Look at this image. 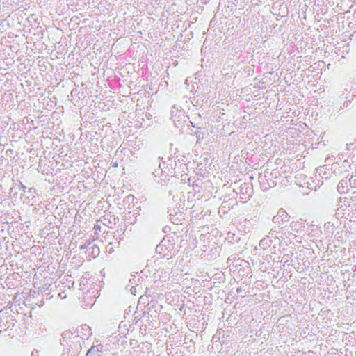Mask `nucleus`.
Wrapping results in <instances>:
<instances>
[{
    "label": "nucleus",
    "mask_w": 356,
    "mask_h": 356,
    "mask_svg": "<svg viewBox=\"0 0 356 356\" xmlns=\"http://www.w3.org/2000/svg\"><path fill=\"white\" fill-rule=\"evenodd\" d=\"M349 181H350V184H352V183H355V182H356V181H355V180H353V177L350 179V180H349Z\"/></svg>",
    "instance_id": "nucleus-11"
},
{
    "label": "nucleus",
    "mask_w": 356,
    "mask_h": 356,
    "mask_svg": "<svg viewBox=\"0 0 356 356\" xmlns=\"http://www.w3.org/2000/svg\"><path fill=\"white\" fill-rule=\"evenodd\" d=\"M348 100L347 101H345L343 104V107H348L349 106V104L351 103V101L353 99H351V97L350 99H347Z\"/></svg>",
    "instance_id": "nucleus-8"
},
{
    "label": "nucleus",
    "mask_w": 356,
    "mask_h": 356,
    "mask_svg": "<svg viewBox=\"0 0 356 356\" xmlns=\"http://www.w3.org/2000/svg\"><path fill=\"white\" fill-rule=\"evenodd\" d=\"M264 240H261V241H260L259 245H261L264 243Z\"/></svg>",
    "instance_id": "nucleus-14"
},
{
    "label": "nucleus",
    "mask_w": 356,
    "mask_h": 356,
    "mask_svg": "<svg viewBox=\"0 0 356 356\" xmlns=\"http://www.w3.org/2000/svg\"><path fill=\"white\" fill-rule=\"evenodd\" d=\"M72 335V333L70 330H65L64 331L61 336H62V339L60 341V343L62 345H65V343H67V340L68 339H70L71 336Z\"/></svg>",
    "instance_id": "nucleus-5"
},
{
    "label": "nucleus",
    "mask_w": 356,
    "mask_h": 356,
    "mask_svg": "<svg viewBox=\"0 0 356 356\" xmlns=\"http://www.w3.org/2000/svg\"><path fill=\"white\" fill-rule=\"evenodd\" d=\"M345 184H346V181H341L340 182H339V184L337 185V190L340 193H343L345 192V191H344Z\"/></svg>",
    "instance_id": "nucleus-7"
},
{
    "label": "nucleus",
    "mask_w": 356,
    "mask_h": 356,
    "mask_svg": "<svg viewBox=\"0 0 356 356\" xmlns=\"http://www.w3.org/2000/svg\"><path fill=\"white\" fill-rule=\"evenodd\" d=\"M72 356H76V354L74 353V354L73 355H72Z\"/></svg>",
    "instance_id": "nucleus-16"
},
{
    "label": "nucleus",
    "mask_w": 356,
    "mask_h": 356,
    "mask_svg": "<svg viewBox=\"0 0 356 356\" xmlns=\"http://www.w3.org/2000/svg\"><path fill=\"white\" fill-rule=\"evenodd\" d=\"M350 88L349 87H346L344 90L342 92V94L341 95L345 98V99H350L351 97V99H353L354 97H355V94H353V95H350Z\"/></svg>",
    "instance_id": "nucleus-6"
},
{
    "label": "nucleus",
    "mask_w": 356,
    "mask_h": 356,
    "mask_svg": "<svg viewBox=\"0 0 356 356\" xmlns=\"http://www.w3.org/2000/svg\"><path fill=\"white\" fill-rule=\"evenodd\" d=\"M287 218V213L285 211L280 210L277 214L273 217L274 222H279L280 220H283L284 218Z\"/></svg>",
    "instance_id": "nucleus-4"
},
{
    "label": "nucleus",
    "mask_w": 356,
    "mask_h": 356,
    "mask_svg": "<svg viewBox=\"0 0 356 356\" xmlns=\"http://www.w3.org/2000/svg\"><path fill=\"white\" fill-rule=\"evenodd\" d=\"M99 248H97V252L99 253Z\"/></svg>",
    "instance_id": "nucleus-15"
},
{
    "label": "nucleus",
    "mask_w": 356,
    "mask_h": 356,
    "mask_svg": "<svg viewBox=\"0 0 356 356\" xmlns=\"http://www.w3.org/2000/svg\"><path fill=\"white\" fill-rule=\"evenodd\" d=\"M349 145H350V147H351L352 145H354V147L356 148V139H355V143H351Z\"/></svg>",
    "instance_id": "nucleus-13"
},
{
    "label": "nucleus",
    "mask_w": 356,
    "mask_h": 356,
    "mask_svg": "<svg viewBox=\"0 0 356 356\" xmlns=\"http://www.w3.org/2000/svg\"><path fill=\"white\" fill-rule=\"evenodd\" d=\"M103 349V346L99 344L95 346H92L87 352L86 356H101L100 352Z\"/></svg>",
    "instance_id": "nucleus-1"
},
{
    "label": "nucleus",
    "mask_w": 356,
    "mask_h": 356,
    "mask_svg": "<svg viewBox=\"0 0 356 356\" xmlns=\"http://www.w3.org/2000/svg\"><path fill=\"white\" fill-rule=\"evenodd\" d=\"M291 229L297 233L301 232L302 229L305 228L303 222H299L298 221H293L290 225Z\"/></svg>",
    "instance_id": "nucleus-3"
},
{
    "label": "nucleus",
    "mask_w": 356,
    "mask_h": 356,
    "mask_svg": "<svg viewBox=\"0 0 356 356\" xmlns=\"http://www.w3.org/2000/svg\"><path fill=\"white\" fill-rule=\"evenodd\" d=\"M349 181H350V184H352V183H355V182H356V181H355V180H353V177L350 179V180H349Z\"/></svg>",
    "instance_id": "nucleus-12"
},
{
    "label": "nucleus",
    "mask_w": 356,
    "mask_h": 356,
    "mask_svg": "<svg viewBox=\"0 0 356 356\" xmlns=\"http://www.w3.org/2000/svg\"><path fill=\"white\" fill-rule=\"evenodd\" d=\"M349 181H350V184H352V183H355V182H356V181H355V180H353V177L350 179V180H349Z\"/></svg>",
    "instance_id": "nucleus-10"
},
{
    "label": "nucleus",
    "mask_w": 356,
    "mask_h": 356,
    "mask_svg": "<svg viewBox=\"0 0 356 356\" xmlns=\"http://www.w3.org/2000/svg\"><path fill=\"white\" fill-rule=\"evenodd\" d=\"M243 291H244V290H243V289H242L241 287H238V288H237V289H236V292H237V293H242Z\"/></svg>",
    "instance_id": "nucleus-9"
},
{
    "label": "nucleus",
    "mask_w": 356,
    "mask_h": 356,
    "mask_svg": "<svg viewBox=\"0 0 356 356\" xmlns=\"http://www.w3.org/2000/svg\"><path fill=\"white\" fill-rule=\"evenodd\" d=\"M170 220L171 222L175 225L181 224L183 218V215L180 212H175V214H173L172 212L170 213Z\"/></svg>",
    "instance_id": "nucleus-2"
}]
</instances>
